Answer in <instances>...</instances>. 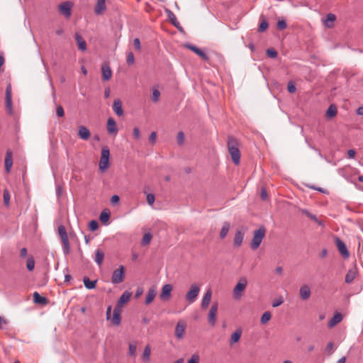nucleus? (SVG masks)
Returning <instances> with one entry per match:
<instances>
[{
	"mask_svg": "<svg viewBox=\"0 0 363 363\" xmlns=\"http://www.w3.org/2000/svg\"><path fill=\"white\" fill-rule=\"evenodd\" d=\"M265 235L266 229L264 226H261L259 229L254 231L253 237L250 245L252 250H255L260 246Z\"/></svg>",
	"mask_w": 363,
	"mask_h": 363,
	"instance_id": "nucleus-1",
	"label": "nucleus"
},
{
	"mask_svg": "<svg viewBox=\"0 0 363 363\" xmlns=\"http://www.w3.org/2000/svg\"><path fill=\"white\" fill-rule=\"evenodd\" d=\"M247 285V280L245 277H241L233 290V298L238 300L243 294Z\"/></svg>",
	"mask_w": 363,
	"mask_h": 363,
	"instance_id": "nucleus-2",
	"label": "nucleus"
},
{
	"mask_svg": "<svg viewBox=\"0 0 363 363\" xmlns=\"http://www.w3.org/2000/svg\"><path fill=\"white\" fill-rule=\"evenodd\" d=\"M228 151L232 157V159H240V153L238 149V142L233 137H228Z\"/></svg>",
	"mask_w": 363,
	"mask_h": 363,
	"instance_id": "nucleus-3",
	"label": "nucleus"
},
{
	"mask_svg": "<svg viewBox=\"0 0 363 363\" xmlns=\"http://www.w3.org/2000/svg\"><path fill=\"white\" fill-rule=\"evenodd\" d=\"M73 6L74 3L72 1H66L60 4L57 9L60 15L63 16L66 19H69L72 16Z\"/></svg>",
	"mask_w": 363,
	"mask_h": 363,
	"instance_id": "nucleus-4",
	"label": "nucleus"
},
{
	"mask_svg": "<svg viewBox=\"0 0 363 363\" xmlns=\"http://www.w3.org/2000/svg\"><path fill=\"white\" fill-rule=\"evenodd\" d=\"M199 291L200 287L197 284H191L189 291L185 296L186 301L189 303H193L196 300Z\"/></svg>",
	"mask_w": 363,
	"mask_h": 363,
	"instance_id": "nucleus-5",
	"label": "nucleus"
},
{
	"mask_svg": "<svg viewBox=\"0 0 363 363\" xmlns=\"http://www.w3.org/2000/svg\"><path fill=\"white\" fill-rule=\"evenodd\" d=\"M125 278V268L120 266L119 268L113 271L111 277V282L113 284H120L123 281Z\"/></svg>",
	"mask_w": 363,
	"mask_h": 363,
	"instance_id": "nucleus-6",
	"label": "nucleus"
},
{
	"mask_svg": "<svg viewBox=\"0 0 363 363\" xmlns=\"http://www.w3.org/2000/svg\"><path fill=\"white\" fill-rule=\"evenodd\" d=\"M58 233L61 238L64 250L66 253H68L69 250V242L68 236H67V231H66L65 226L60 225L58 227Z\"/></svg>",
	"mask_w": 363,
	"mask_h": 363,
	"instance_id": "nucleus-7",
	"label": "nucleus"
},
{
	"mask_svg": "<svg viewBox=\"0 0 363 363\" xmlns=\"http://www.w3.org/2000/svg\"><path fill=\"white\" fill-rule=\"evenodd\" d=\"M186 328V323L183 320H179L175 327L174 335L178 340L184 338Z\"/></svg>",
	"mask_w": 363,
	"mask_h": 363,
	"instance_id": "nucleus-8",
	"label": "nucleus"
},
{
	"mask_svg": "<svg viewBox=\"0 0 363 363\" xmlns=\"http://www.w3.org/2000/svg\"><path fill=\"white\" fill-rule=\"evenodd\" d=\"M245 233V229L243 227L237 229L233 239L234 247H239L241 246L244 239Z\"/></svg>",
	"mask_w": 363,
	"mask_h": 363,
	"instance_id": "nucleus-9",
	"label": "nucleus"
},
{
	"mask_svg": "<svg viewBox=\"0 0 363 363\" xmlns=\"http://www.w3.org/2000/svg\"><path fill=\"white\" fill-rule=\"evenodd\" d=\"M218 304L215 302L211 306L208 315V322L211 326H214L216 323V315L218 312Z\"/></svg>",
	"mask_w": 363,
	"mask_h": 363,
	"instance_id": "nucleus-10",
	"label": "nucleus"
},
{
	"mask_svg": "<svg viewBox=\"0 0 363 363\" xmlns=\"http://www.w3.org/2000/svg\"><path fill=\"white\" fill-rule=\"evenodd\" d=\"M173 289V287L171 284H164L161 290V293L160 295V298L162 301H168L171 297V292Z\"/></svg>",
	"mask_w": 363,
	"mask_h": 363,
	"instance_id": "nucleus-11",
	"label": "nucleus"
},
{
	"mask_svg": "<svg viewBox=\"0 0 363 363\" xmlns=\"http://www.w3.org/2000/svg\"><path fill=\"white\" fill-rule=\"evenodd\" d=\"M107 132L110 135H116L118 133L116 122L113 118H109L107 121Z\"/></svg>",
	"mask_w": 363,
	"mask_h": 363,
	"instance_id": "nucleus-12",
	"label": "nucleus"
},
{
	"mask_svg": "<svg viewBox=\"0 0 363 363\" xmlns=\"http://www.w3.org/2000/svg\"><path fill=\"white\" fill-rule=\"evenodd\" d=\"M335 245L340 252V253L345 257H349V252L347 249V247L343 241H342L340 238H335Z\"/></svg>",
	"mask_w": 363,
	"mask_h": 363,
	"instance_id": "nucleus-13",
	"label": "nucleus"
},
{
	"mask_svg": "<svg viewBox=\"0 0 363 363\" xmlns=\"http://www.w3.org/2000/svg\"><path fill=\"white\" fill-rule=\"evenodd\" d=\"M299 295L302 300H308L311 295V291L309 286L307 284L302 285L299 289Z\"/></svg>",
	"mask_w": 363,
	"mask_h": 363,
	"instance_id": "nucleus-14",
	"label": "nucleus"
},
{
	"mask_svg": "<svg viewBox=\"0 0 363 363\" xmlns=\"http://www.w3.org/2000/svg\"><path fill=\"white\" fill-rule=\"evenodd\" d=\"M102 78L105 81H108L112 77V71L108 63H104L101 67Z\"/></svg>",
	"mask_w": 363,
	"mask_h": 363,
	"instance_id": "nucleus-15",
	"label": "nucleus"
},
{
	"mask_svg": "<svg viewBox=\"0 0 363 363\" xmlns=\"http://www.w3.org/2000/svg\"><path fill=\"white\" fill-rule=\"evenodd\" d=\"M106 10V0H97L94 7V12L96 15H101Z\"/></svg>",
	"mask_w": 363,
	"mask_h": 363,
	"instance_id": "nucleus-16",
	"label": "nucleus"
},
{
	"mask_svg": "<svg viewBox=\"0 0 363 363\" xmlns=\"http://www.w3.org/2000/svg\"><path fill=\"white\" fill-rule=\"evenodd\" d=\"M185 46L187 48H189V50H191V51H193L194 52H195L197 55H199L203 60H206V61L208 60V55L203 51H202L201 49L197 48L196 46L190 45V44L186 45Z\"/></svg>",
	"mask_w": 363,
	"mask_h": 363,
	"instance_id": "nucleus-17",
	"label": "nucleus"
},
{
	"mask_svg": "<svg viewBox=\"0 0 363 363\" xmlns=\"http://www.w3.org/2000/svg\"><path fill=\"white\" fill-rule=\"evenodd\" d=\"M78 135L81 139L87 140L91 136V133L86 127L81 125L79 127Z\"/></svg>",
	"mask_w": 363,
	"mask_h": 363,
	"instance_id": "nucleus-18",
	"label": "nucleus"
},
{
	"mask_svg": "<svg viewBox=\"0 0 363 363\" xmlns=\"http://www.w3.org/2000/svg\"><path fill=\"white\" fill-rule=\"evenodd\" d=\"M357 273L358 271L356 267H354L352 269H349L345 276V282L347 284L352 283L357 277Z\"/></svg>",
	"mask_w": 363,
	"mask_h": 363,
	"instance_id": "nucleus-19",
	"label": "nucleus"
},
{
	"mask_svg": "<svg viewBox=\"0 0 363 363\" xmlns=\"http://www.w3.org/2000/svg\"><path fill=\"white\" fill-rule=\"evenodd\" d=\"M212 296V291L211 289H208L205 293L204 296H203L201 306L203 309H206L208 305L210 304Z\"/></svg>",
	"mask_w": 363,
	"mask_h": 363,
	"instance_id": "nucleus-20",
	"label": "nucleus"
},
{
	"mask_svg": "<svg viewBox=\"0 0 363 363\" xmlns=\"http://www.w3.org/2000/svg\"><path fill=\"white\" fill-rule=\"evenodd\" d=\"M113 111L118 116H121L123 115L122 102L120 99H117L114 100L113 104Z\"/></svg>",
	"mask_w": 363,
	"mask_h": 363,
	"instance_id": "nucleus-21",
	"label": "nucleus"
},
{
	"mask_svg": "<svg viewBox=\"0 0 363 363\" xmlns=\"http://www.w3.org/2000/svg\"><path fill=\"white\" fill-rule=\"evenodd\" d=\"M156 295V288L155 286H152L151 288H150L146 296L145 304L149 305L150 303H151L155 299Z\"/></svg>",
	"mask_w": 363,
	"mask_h": 363,
	"instance_id": "nucleus-22",
	"label": "nucleus"
},
{
	"mask_svg": "<svg viewBox=\"0 0 363 363\" xmlns=\"http://www.w3.org/2000/svg\"><path fill=\"white\" fill-rule=\"evenodd\" d=\"M75 39L77 43L78 48L82 51L86 50V43L79 33L75 34Z\"/></svg>",
	"mask_w": 363,
	"mask_h": 363,
	"instance_id": "nucleus-23",
	"label": "nucleus"
},
{
	"mask_svg": "<svg viewBox=\"0 0 363 363\" xmlns=\"http://www.w3.org/2000/svg\"><path fill=\"white\" fill-rule=\"evenodd\" d=\"M132 296V293L130 291H125L121 296L119 298L118 303L119 305L123 306L126 303H128Z\"/></svg>",
	"mask_w": 363,
	"mask_h": 363,
	"instance_id": "nucleus-24",
	"label": "nucleus"
},
{
	"mask_svg": "<svg viewBox=\"0 0 363 363\" xmlns=\"http://www.w3.org/2000/svg\"><path fill=\"white\" fill-rule=\"evenodd\" d=\"M336 20V16L333 13H328L325 20L324 21V24L326 27L330 28L334 26V22Z\"/></svg>",
	"mask_w": 363,
	"mask_h": 363,
	"instance_id": "nucleus-25",
	"label": "nucleus"
},
{
	"mask_svg": "<svg viewBox=\"0 0 363 363\" xmlns=\"http://www.w3.org/2000/svg\"><path fill=\"white\" fill-rule=\"evenodd\" d=\"M342 319V316L340 313H336L334 316L330 319V320L328 323V327L329 328H333L335 325H336L337 323L341 322Z\"/></svg>",
	"mask_w": 363,
	"mask_h": 363,
	"instance_id": "nucleus-26",
	"label": "nucleus"
},
{
	"mask_svg": "<svg viewBox=\"0 0 363 363\" xmlns=\"http://www.w3.org/2000/svg\"><path fill=\"white\" fill-rule=\"evenodd\" d=\"M230 223L229 222L226 221L223 223L222 228L220 231V239H224L226 237L228 233L230 230Z\"/></svg>",
	"mask_w": 363,
	"mask_h": 363,
	"instance_id": "nucleus-27",
	"label": "nucleus"
},
{
	"mask_svg": "<svg viewBox=\"0 0 363 363\" xmlns=\"http://www.w3.org/2000/svg\"><path fill=\"white\" fill-rule=\"evenodd\" d=\"M33 301L35 303L41 305H45L48 303L47 298L44 296H40V294L38 292L33 293Z\"/></svg>",
	"mask_w": 363,
	"mask_h": 363,
	"instance_id": "nucleus-28",
	"label": "nucleus"
},
{
	"mask_svg": "<svg viewBox=\"0 0 363 363\" xmlns=\"http://www.w3.org/2000/svg\"><path fill=\"white\" fill-rule=\"evenodd\" d=\"M241 330H237L235 333H233L230 336V345H233L234 343L238 342L241 337Z\"/></svg>",
	"mask_w": 363,
	"mask_h": 363,
	"instance_id": "nucleus-29",
	"label": "nucleus"
},
{
	"mask_svg": "<svg viewBox=\"0 0 363 363\" xmlns=\"http://www.w3.org/2000/svg\"><path fill=\"white\" fill-rule=\"evenodd\" d=\"M83 282L87 289H93L96 287L97 280L91 281L88 277H84Z\"/></svg>",
	"mask_w": 363,
	"mask_h": 363,
	"instance_id": "nucleus-30",
	"label": "nucleus"
},
{
	"mask_svg": "<svg viewBox=\"0 0 363 363\" xmlns=\"http://www.w3.org/2000/svg\"><path fill=\"white\" fill-rule=\"evenodd\" d=\"M151 354V347L149 345H146L143 350V353L142 355V359L143 362H148L150 359V356Z\"/></svg>",
	"mask_w": 363,
	"mask_h": 363,
	"instance_id": "nucleus-31",
	"label": "nucleus"
},
{
	"mask_svg": "<svg viewBox=\"0 0 363 363\" xmlns=\"http://www.w3.org/2000/svg\"><path fill=\"white\" fill-rule=\"evenodd\" d=\"M104 258V253L102 250L98 249L96 251V257H95V262L101 265L103 262Z\"/></svg>",
	"mask_w": 363,
	"mask_h": 363,
	"instance_id": "nucleus-32",
	"label": "nucleus"
},
{
	"mask_svg": "<svg viewBox=\"0 0 363 363\" xmlns=\"http://www.w3.org/2000/svg\"><path fill=\"white\" fill-rule=\"evenodd\" d=\"M337 114V108L335 105H330L326 111V116L329 118H333Z\"/></svg>",
	"mask_w": 363,
	"mask_h": 363,
	"instance_id": "nucleus-33",
	"label": "nucleus"
},
{
	"mask_svg": "<svg viewBox=\"0 0 363 363\" xmlns=\"http://www.w3.org/2000/svg\"><path fill=\"white\" fill-rule=\"evenodd\" d=\"M5 108L6 111L8 114L12 115L13 114V104H12V99H5Z\"/></svg>",
	"mask_w": 363,
	"mask_h": 363,
	"instance_id": "nucleus-34",
	"label": "nucleus"
},
{
	"mask_svg": "<svg viewBox=\"0 0 363 363\" xmlns=\"http://www.w3.org/2000/svg\"><path fill=\"white\" fill-rule=\"evenodd\" d=\"M260 19H262V21L259 26V32H264L268 28V23L266 19L263 17V16H260Z\"/></svg>",
	"mask_w": 363,
	"mask_h": 363,
	"instance_id": "nucleus-35",
	"label": "nucleus"
},
{
	"mask_svg": "<svg viewBox=\"0 0 363 363\" xmlns=\"http://www.w3.org/2000/svg\"><path fill=\"white\" fill-rule=\"evenodd\" d=\"M99 166L101 172H104L110 166L109 160H100Z\"/></svg>",
	"mask_w": 363,
	"mask_h": 363,
	"instance_id": "nucleus-36",
	"label": "nucleus"
},
{
	"mask_svg": "<svg viewBox=\"0 0 363 363\" xmlns=\"http://www.w3.org/2000/svg\"><path fill=\"white\" fill-rule=\"evenodd\" d=\"M137 345L135 343H130L128 347V354L135 357L136 356Z\"/></svg>",
	"mask_w": 363,
	"mask_h": 363,
	"instance_id": "nucleus-37",
	"label": "nucleus"
},
{
	"mask_svg": "<svg viewBox=\"0 0 363 363\" xmlns=\"http://www.w3.org/2000/svg\"><path fill=\"white\" fill-rule=\"evenodd\" d=\"M185 141V135L184 133L182 131H179L177 135V143L179 145H182Z\"/></svg>",
	"mask_w": 363,
	"mask_h": 363,
	"instance_id": "nucleus-38",
	"label": "nucleus"
},
{
	"mask_svg": "<svg viewBox=\"0 0 363 363\" xmlns=\"http://www.w3.org/2000/svg\"><path fill=\"white\" fill-rule=\"evenodd\" d=\"M99 218L103 223H106L110 218V213L106 211H103L100 214Z\"/></svg>",
	"mask_w": 363,
	"mask_h": 363,
	"instance_id": "nucleus-39",
	"label": "nucleus"
},
{
	"mask_svg": "<svg viewBox=\"0 0 363 363\" xmlns=\"http://www.w3.org/2000/svg\"><path fill=\"white\" fill-rule=\"evenodd\" d=\"M151 240H152V235L150 233H147L143 235L141 243L143 245H147L150 244Z\"/></svg>",
	"mask_w": 363,
	"mask_h": 363,
	"instance_id": "nucleus-40",
	"label": "nucleus"
},
{
	"mask_svg": "<svg viewBox=\"0 0 363 363\" xmlns=\"http://www.w3.org/2000/svg\"><path fill=\"white\" fill-rule=\"evenodd\" d=\"M271 313L269 311H266L262 314L260 321L262 324H265L271 319Z\"/></svg>",
	"mask_w": 363,
	"mask_h": 363,
	"instance_id": "nucleus-41",
	"label": "nucleus"
},
{
	"mask_svg": "<svg viewBox=\"0 0 363 363\" xmlns=\"http://www.w3.org/2000/svg\"><path fill=\"white\" fill-rule=\"evenodd\" d=\"M26 267L29 271H33L35 267V261L34 259L30 257L27 259L26 262Z\"/></svg>",
	"mask_w": 363,
	"mask_h": 363,
	"instance_id": "nucleus-42",
	"label": "nucleus"
},
{
	"mask_svg": "<svg viewBox=\"0 0 363 363\" xmlns=\"http://www.w3.org/2000/svg\"><path fill=\"white\" fill-rule=\"evenodd\" d=\"M112 323L116 325H119L121 321V317L120 314L113 313V317L111 318Z\"/></svg>",
	"mask_w": 363,
	"mask_h": 363,
	"instance_id": "nucleus-43",
	"label": "nucleus"
},
{
	"mask_svg": "<svg viewBox=\"0 0 363 363\" xmlns=\"http://www.w3.org/2000/svg\"><path fill=\"white\" fill-rule=\"evenodd\" d=\"M110 151L108 147H104L101 150V159H109Z\"/></svg>",
	"mask_w": 363,
	"mask_h": 363,
	"instance_id": "nucleus-44",
	"label": "nucleus"
},
{
	"mask_svg": "<svg viewBox=\"0 0 363 363\" xmlns=\"http://www.w3.org/2000/svg\"><path fill=\"white\" fill-rule=\"evenodd\" d=\"M3 197H4V203L6 206H9V201H10V193L9 191V190L7 189H5L4 191V195H3Z\"/></svg>",
	"mask_w": 363,
	"mask_h": 363,
	"instance_id": "nucleus-45",
	"label": "nucleus"
},
{
	"mask_svg": "<svg viewBox=\"0 0 363 363\" xmlns=\"http://www.w3.org/2000/svg\"><path fill=\"white\" fill-rule=\"evenodd\" d=\"M277 27L279 30H284L287 27V24L285 20L279 19L277 23Z\"/></svg>",
	"mask_w": 363,
	"mask_h": 363,
	"instance_id": "nucleus-46",
	"label": "nucleus"
},
{
	"mask_svg": "<svg viewBox=\"0 0 363 363\" xmlns=\"http://www.w3.org/2000/svg\"><path fill=\"white\" fill-rule=\"evenodd\" d=\"M126 62H127L128 65H132L134 64L135 57H134V55L132 52H128Z\"/></svg>",
	"mask_w": 363,
	"mask_h": 363,
	"instance_id": "nucleus-47",
	"label": "nucleus"
},
{
	"mask_svg": "<svg viewBox=\"0 0 363 363\" xmlns=\"http://www.w3.org/2000/svg\"><path fill=\"white\" fill-rule=\"evenodd\" d=\"M303 213H305L308 218H310L311 220L315 221L316 223H318L319 225H321L322 223L320 221L318 220V219L316 218L315 216L314 215H312L311 213H310L308 211L306 210H303Z\"/></svg>",
	"mask_w": 363,
	"mask_h": 363,
	"instance_id": "nucleus-48",
	"label": "nucleus"
},
{
	"mask_svg": "<svg viewBox=\"0 0 363 363\" xmlns=\"http://www.w3.org/2000/svg\"><path fill=\"white\" fill-rule=\"evenodd\" d=\"M200 357L198 354H194L188 360L187 363H199Z\"/></svg>",
	"mask_w": 363,
	"mask_h": 363,
	"instance_id": "nucleus-49",
	"label": "nucleus"
},
{
	"mask_svg": "<svg viewBox=\"0 0 363 363\" xmlns=\"http://www.w3.org/2000/svg\"><path fill=\"white\" fill-rule=\"evenodd\" d=\"M160 96V92L157 89H153L152 94V99L155 102H157L159 101V98Z\"/></svg>",
	"mask_w": 363,
	"mask_h": 363,
	"instance_id": "nucleus-50",
	"label": "nucleus"
},
{
	"mask_svg": "<svg viewBox=\"0 0 363 363\" xmlns=\"http://www.w3.org/2000/svg\"><path fill=\"white\" fill-rule=\"evenodd\" d=\"M133 136L135 140H138L140 138V129L137 127L133 128Z\"/></svg>",
	"mask_w": 363,
	"mask_h": 363,
	"instance_id": "nucleus-51",
	"label": "nucleus"
},
{
	"mask_svg": "<svg viewBox=\"0 0 363 363\" xmlns=\"http://www.w3.org/2000/svg\"><path fill=\"white\" fill-rule=\"evenodd\" d=\"M133 45L135 47V49L138 51V52H140L141 51V45H140V39L136 38L134 39L133 40Z\"/></svg>",
	"mask_w": 363,
	"mask_h": 363,
	"instance_id": "nucleus-52",
	"label": "nucleus"
},
{
	"mask_svg": "<svg viewBox=\"0 0 363 363\" xmlns=\"http://www.w3.org/2000/svg\"><path fill=\"white\" fill-rule=\"evenodd\" d=\"M267 55L271 58H275L277 56V52L274 49H268L267 50Z\"/></svg>",
	"mask_w": 363,
	"mask_h": 363,
	"instance_id": "nucleus-53",
	"label": "nucleus"
},
{
	"mask_svg": "<svg viewBox=\"0 0 363 363\" xmlns=\"http://www.w3.org/2000/svg\"><path fill=\"white\" fill-rule=\"evenodd\" d=\"M155 198L154 194H148L147 195V202L149 205L152 206L155 202Z\"/></svg>",
	"mask_w": 363,
	"mask_h": 363,
	"instance_id": "nucleus-54",
	"label": "nucleus"
},
{
	"mask_svg": "<svg viewBox=\"0 0 363 363\" xmlns=\"http://www.w3.org/2000/svg\"><path fill=\"white\" fill-rule=\"evenodd\" d=\"M56 113L58 117H63L65 116V111L62 106H58L56 108Z\"/></svg>",
	"mask_w": 363,
	"mask_h": 363,
	"instance_id": "nucleus-55",
	"label": "nucleus"
},
{
	"mask_svg": "<svg viewBox=\"0 0 363 363\" xmlns=\"http://www.w3.org/2000/svg\"><path fill=\"white\" fill-rule=\"evenodd\" d=\"M325 350L328 352L329 354H331L334 351V344L333 342H328L326 346Z\"/></svg>",
	"mask_w": 363,
	"mask_h": 363,
	"instance_id": "nucleus-56",
	"label": "nucleus"
},
{
	"mask_svg": "<svg viewBox=\"0 0 363 363\" xmlns=\"http://www.w3.org/2000/svg\"><path fill=\"white\" fill-rule=\"evenodd\" d=\"M284 302V299L281 298V297H279L277 299H275L273 302H272V306L273 307H277L280 305H281Z\"/></svg>",
	"mask_w": 363,
	"mask_h": 363,
	"instance_id": "nucleus-57",
	"label": "nucleus"
},
{
	"mask_svg": "<svg viewBox=\"0 0 363 363\" xmlns=\"http://www.w3.org/2000/svg\"><path fill=\"white\" fill-rule=\"evenodd\" d=\"M99 227L98 223L96 220H91L89 223V229L91 231L96 230Z\"/></svg>",
	"mask_w": 363,
	"mask_h": 363,
	"instance_id": "nucleus-58",
	"label": "nucleus"
},
{
	"mask_svg": "<svg viewBox=\"0 0 363 363\" xmlns=\"http://www.w3.org/2000/svg\"><path fill=\"white\" fill-rule=\"evenodd\" d=\"M157 140V133L156 132H152L149 137V141L152 145L155 143Z\"/></svg>",
	"mask_w": 363,
	"mask_h": 363,
	"instance_id": "nucleus-59",
	"label": "nucleus"
},
{
	"mask_svg": "<svg viewBox=\"0 0 363 363\" xmlns=\"http://www.w3.org/2000/svg\"><path fill=\"white\" fill-rule=\"evenodd\" d=\"M13 165V160H5V169L7 172H9Z\"/></svg>",
	"mask_w": 363,
	"mask_h": 363,
	"instance_id": "nucleus-60",
	"label": "nucleus"
},
{
	"mask_svg": "<svg viewBox=\"0 0 363 363\" xmlns=\"http://www.w3.org/2000/svg\"><path fill=\"white\" fill-rule=\"evenodd\" d=\"M6 99H12V92L11 85H8L6 89Z\"/></svg>",
	"mask_w": 363,
	"mask_h": 363,
	"instance_id": "nucleus-61",
	"label": "nucleus"
},
{
	"mask_svg": "<svg viewBox=\"0 0 363 363\" xmlns=\"http://www.w3.org/2000/svg\"><path fill=\"white\" fill-rule=\"evenodd\" d=\"M260 197L262 200H266L267 198V192L264 187H262L261 189Z\"/></svg>",
	"mask_w": 363,
	"mask_h": 363,
	"instance_id": "nucleus-62",
	"label": "nucleus"
},
{
	"mask_svg": "<svg viewBox=\"0 0 363 363\" xmlns=\"http://www.w3.org/2000/svg\"><path fill=\"white\" fill-rule=\"evenodd\" d=\"M287 89H288L289 92L294 93L296 90V86L293 83L289 82L288 84V86H287Z\"/></svg>",
	"mask_w": 363,
	"mask_h": 363,
	"instance_id": "nucleus-63",
	"label": "nucleus"
},
{
	"mask_svg": "<svg viewBox=\"0 0 363 363\" xmlns=\"http://www.w3.org/2000/svg\"><path fill=\"white\" fill-rule=\"evenodd\" d=\"M122 308H123L122 305H119L118 303H117L116 306L115 307V308L113 310V313L121 315V312H122Z\"/></svg>",
	"mask_w": 363,
	"mask_h": 363,
	"instance_id": "nucleus-64",
	"label": "nucleus"
}]
</instances>
